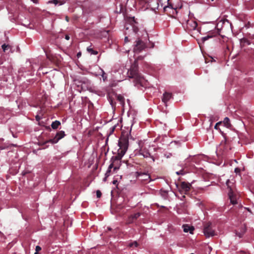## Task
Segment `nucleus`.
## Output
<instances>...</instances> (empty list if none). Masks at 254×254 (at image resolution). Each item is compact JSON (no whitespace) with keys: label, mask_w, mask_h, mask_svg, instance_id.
<instances>
[{"label":"nucleus","mask_w":254,"mask_h":254,"mask_svg":"<svg viewBox=\"0 0 254 254\" xmlns=\"http://www.w3.org/2000/svg\"><path fill=\"white\" fill-rule=\"evenodd\" d=\"M34 254H39L38 252H35Z\"/></svg>","instance_id":"nucleus-46"},{"label":"nucleus","mask_w":254,"mask_h":254,"mask_svg":"<svg viewBox=\"0 0 254 254\" xmlns=\"http://www.w3.org/2000/svg\"><path fill=\"white\" fill-rule=\"evenodd\" d=\"M221 124H222V122H221L216 123L215 126V127H214V128L216 129H219V126Z\"/></svg>","instance_id":"nucleus-29"},{"label":"nucleus","mask_w":254,"mask_h":254,"mask_svg":"<svg viewBox=\"0 0 254 254\" xmlns=\"http://www.w3.org/2000/svg\"><path fill=\"white\" fill-rule=\"evenodd\" d=\"M81 55V54L80 53H78L77 54V57H79V56H80Z\"/></svg>","instance_id":"nucleus-42"},{"label":"nucleus","mask_w":254,"mask_h":254,"mask_svg":"<svg viewBox=\"0 0 254 254\" xmlns=\"http://www.w3.org/2000/svg\"><path fill=\"white\" fill-rule=\"evenodd\" d=\"M60 125H61L60 122L59 121H55L52 123L51 127L53 129H56L58 128Z\"/></svg>","instance_id":"nucleus-18"},{"label":"nucleus","mask_w":254,"mask_h":254,"mask_svg":"<svg viewBox=\"0 0 254 254\" xmlns=\"http://www.w3.org/2000/svg\"><path fill=\"white\" fill-rule=\"evenodd\" d=\"M240 42L241 45L243 46H245L246 45H249L251 43L250 41L245 38L241 39Z\"/></svg>","instance_id":"nucleus-19"},{"label":"nucleus","mask_w":254,"mask_h":254,"mask_svg":"<svg viewBox=\"0 0 254 254\" xmlns=\"http://www.w3.org/2000/svg\"><path fill=\"white\" fill-rule=\"evenodd\" d=\"M172 97V93L165 92L162 98V101L166 104L167 102Z\"/></svg>","instance_id":"nucleus-15"},{"label":"nucleus","mask_w":254,"mask_h":254,"mask_svg":"<svg viewBox=\"0 0 254 254\" xmlns=\"http://www.w3.org/2000/svg\"><path fill=\"white\" fill-rule=\"evenodd\" d=\"M117 183H118L117 180H114L113 182V183L114 185H116L117 184Z\"/></svg>","instance_id":"nucleus-39"},{"label":"nucleus","mask_w":254,"mask_h":254,"mask_svg":"<svg viewBox=\"0 0 254 254\" xmlns=\"http://www.w3.org/2000/svg\"><path fill=\"white\" fill-rule=\"evenodd\" d=\"M139 154L142 155L144 157H150L153 159V160L154 161V159L153 156H151L150 153L147 150H146L145 148H143L142 147H141L139 149Z\"/></svg>","instance_id":"nucleus-13"},{"label":"nucleus","mask_w":254,"mask_h":254,"mask_svg":"<svg viewBox=\"0 0 254 254\" xmlns=\"http://www.w3.org/2000/svg\"><path fill=\"white\" fill-rule=\"evenodd\" d=\"M113 167V163H112V164H111L110 165V166H109V168H108V171H107V173H108V172H110V169H111V168H112Z\"/></svg>","instance_id":"nucleus-32"},{"label":"nucleus","mask_w":254,"mask_h":254,"mask_svg":"<svg viewBox=\"0 0 254 254\" xmlns=\"http://www.w3.org/2000/svg\"><path fill=\"white\" fill-rule=\"evenodd\" d=\"M213 37L212 35H208L207 36H205V37H203L202 38V41L204 42H205V41L207 40L208 39H209V38H211Z\"/></svg>","instance_id":"nucleus-25"},{"label":"nucleus","mask_w":254,"mask_h":254,"mask_svg":"<svg viewBox=\"0 0 254 254\" xmlns=\"http://www.w3.org/2000/svg\"><path fill=\"white\" fill-rule=\"evenodd\" d=\"M126 24L125 28L126 31H128L129 29L132 30L134 33L136 34L138 31L137 26L138 22L136 21L134 17H127L126 18Z\"/></svg>","instance_id":"nucleus-4"},{"label":"nucleus","mask_w":254,"mask_h":254,"mask_svg":"<svg viewBox=\"0 0 254 254\" xmlns=\"http://www.w3.org/2000/svg\"><path fill=\"white\" fill-rule=\"evenodd\" d=\"M186 29L189 31H192L197 30V31H199L198 28H197V23L192 19L188 20L186 22Z\"/></svg>","instance_id":"nucleus-10"},{"label":"nucleus","mask_w":254,"mask_h":254,"mask_svg":"<svg viewBox=\"0 0 254 254\" xmlns=\"http://www.w3.org/2000/svg\"><path fill=\"white\" fill-rule=\"evenodd\" d=\"M101 72H102V76L103 77V80L104 81H105V80L107 79V76L106 75V74L105 73V72L103 70L101 69Z\"/></svg>","instance_id":"nucleus-26"},{"label":"nucleus","mask_w":254,"mask_h":254,"mask_svg":"<svg viewBox=\"0 0 254 254\" xmlns=\"http://www.w3.org/2000/svg\"><path fill=\"white\" fill-rule=\"evenodd\" d=\"M34 3H38L39 0H31Z\"/></svg>","instance_id":"nucleus-37"},{"label":"nucleus","mask_w":254,"mask_h":254,"mask_svg":"<svg viewBox=\"0 0 254 254\" xmlns=\"http://www.w3.org/2000/svg\"><path fill=\"white\" fill-rule=\"evenodd\" d=\"M153 47H154V44H153V43H152V46H151V48H153Z\"/></svg>","instance_id":"nucleus-43"},{"label":"nucleus","mask_w":254,"mask_h":254,"mask_svg":"<svg viewBox=\"0 0 254 254\" xmlns=\"http://www.w3.org/2000/svg\"><path fill=\"white\" fill-rule=\"evenodd\" d=\"M87 51L92 55H96L98 53V51L94 50L91 46L87 47Z\"/></svg>","instance_id":"nucleus-21"},{"label":"nucleus","mask_w":254,"mask_h":254,"mask_svg":"<svg viewBox=\"0 0 254 254\" xmlns=\"http://www.w3.org/2000/svg\"><path fill=\"white\" fill-rule=\"evenodd\" d=\"M102 193L99 190L96 191V195L98 198H100L101 196Z\"/></svg>","instance_id":"nucleus-28"},{"label":"nucleus","mask_w":254,"mask_h":254,"mask_svg":"<svg viewBox=\"0 0 254 254\" xmlns=\"http://www.w3.org/2000/svg\"><path fill=\"white\" fill-rule=\"evenodd\" d=\"M128 246L130 248L133 247H137L138 246V244L136 241H134L133 242L129 243Z\"/></svg>","instance_id":"nucleus-23"},{"label":"nucleus","mask_w":254,"mask_h":254,"mask_svg":"<svg viewBox=\"0 0 254 254\" xmlns=\"http://www.w3.org/2000/svg\"><path fill=\"white\" fill-rule=\"evenodd\" d=\"M218 150L221 151L222 153L227 152L231 149L230 145L227 142L226 137L224 138V140H222L219 146L217 148Z\"/></svg>","instance_id":"nucleus-7"},{"label":"nucleus","mask_w":254,"mask_h":254,"mask_svg":"<svg viewBox=\"0 0 254 254\" xmlns=\"http://www.w3.org/2000/svg\"><path fill=\"white\" fill-rule=\"evenodd\" d=\"M211 1H213L214 0H211Z\"/></svg>","instance_id":"nucleus-47"},{"label":"nucleus","mask_w":254,"mask_h":254,"mask_svg":"<svg viewBox=\"0 0 254 254\" xmlns=\"http://www.w3.org/2000/svg\"><path fill=\"white\" fill-rule=\"evenodd\" d=\"M117 100L120 102V104L123 106L125 104V98L121 95H118L117 96Z\"/></svg>","instance_id":"nucleus-22"},{"label":"nucleus","mask_w":254,"mask_h":254,"mask_svg":"<svg viewBox=\"0 0 254 254\" xmlns=\"http://www.w3.org/2000/svg\"><path fill=\"white\" fill-rule=\"evenodd\" d=\"M143 59V57H141V56H139L137 57V58L135 60V61H137V63H138V60H142Z\"/></svg>","instance_id":"nucleus-34"},{"label":"nucleus","mask_w":254,"mask_h":254,"mask_svg":"<svg viewBox=\"0 0 254 254\" xmlns=\"http://www.w3.org/2000/svg\"><path fill=\"white\" fill-rule=\"evenodd\" d=\"M191 187V185L190 184L186 183L185 182H182L180 186H178V188L180 193L182 194L184 193L186 194H187L190 191Z\"/></svg>","instance_id":"nucleus-8"},{"label":"nucleus","mask_w":254,"mask_h":254,"mask_svg":"<svg viewBox=\"0 0 254 254\" xmlns=\"http://www.w3.org/2000/svg\"><path fill=\"white\" fill-rule=\"evenodd\" d=\"M246 231V227L245 225L242 226L240 228V231H236V234L239 237L241 238L243 237V235L245 234Z\"/></svg>","instance_id":"nucleus-16"},{"label":"nucleus","mask_w":254,"mask_h":254,"mask_svg":"<svg viewBox=\"0 0 254 254\" xmlns=\"http://www.w3.org/2000/svg\"><path fill=\"white\" fill-rule=\"evenodd\" d=\"M169 0H158V4H160L163 7L164 12L168 15L175 17L177 14V7H174L173 5L169 3Z\"/></svg>","instance_id":"nucleus-3"},{"label":"nucleus","mask_w":254,"mask_h":254,"mask_svg":"<svg viewBox=\"0 0 254 254\" xmlns=\"http://www.w3.org/2000/svg\"><path fill=\"white\" fill-rule=\"evenodd\" d=\"M230 181L229 180H228L226 182V185L228 186V188L229 189V191H228V196L230 200V202L233 204H235L237 203V199H236V196L234 194V192L233 191L230 185Z\"/></svg>","instance_id":"nucleus-9"},{"label":"nucleus","mask_w":254,"mask_h":254,"mask_svg":"<svg viewBox=\"0 0 254 254\" xmlns=\"http://www.w3.org/2000/svg\"><path fill=\"white\" fill-rule=\"evenodd\" d=\"M2 49L4 52H6L7 50L10 48V46L9 45H6L5 44H3L1 46Z\"/></svg>","instance_id":"nucleus-24"},{"label":"nucleus","mask_w":254,"mask_h":254,"mask_svg":"<svg viewBox=\"0 0 254 254\" xmlns=\"http://www.w3.org/2000/svg\"><path fill=\"white\" fill-rule=\"evenodd\" d=\"M65 134L64 131H60L57 133L56 135L53 139L47 140L44 142H40V144L41 145H43L47 143H51L53 144L56 143L59 141V140L63 138L65 136Z\"/></svg>","instance_id":"nucleus-5"},{"label":"nucleus","mask_w":254,"mask_h":254,"mask_svg":"<svg viewBox=\"0 0 254 254\" xmlns=\"http://www.w3.org/2000/svg\"><path fill=\"white\" fill-rule=\"evenodd\" d=\"M141 215V213L139 212H137L136 213H134L133 214L130 215L127 220V223L128 224H131L135 220H136L139 217H140Z\"/></svg>","instance_id":"nucleus-12"},{"label":"nucleus","mask_w":254,"mask_h":254,"mask_svg":"<svg viewBox=\"0 0 254 254\" xmlns=\"http://www.w3.org/2000/svg\"><path fill=\"white\" fill-rule=\"evenodd\" d=\"M176 174L178 175H184L185 174V172L184 171V170H181L180 171H178L176 172Z\"/></svg>","instance_id":"nucleus-30"},{"label":"nucleus","mask_w":254,"mask_h":254,"mask_svg":"<svg viewBox=\"0 0 254 254\" xmlns=\"http://www.w3.org/2000/svg\"><path fill=\"white\" fill-rule=\"evenodd\" d=\"M65 39L66 40H69V39H70V37H69V35H65Z\"/></svg>","instance_id":"nucleus-35"},{"label":"nucleus","mask_w":254,"mask_h":254,"mask_svg":"<svg viewBox=\"0 0 254 254\" xmlns=\"http://www.w3.org/2000/svg\"><path fill=\"white\" fill-rule=\"evenodd\" d=\"M128 30V33H127V31H126H126H125V34H126V35H127V34H128V35H129V31L132 30H131V29H129V30Z\"/></svg>","instance_id":"nucleus-38"},{"label":"nucleus","mask_w":254,"mask_h":254,"mask_svg":"<svg viewBox=\"0 0 254 254\" xmlns=\"http://www.w3.org/2000/svg\"><path fill=\"white\" fill-rule=\"evenodd\" d=\"M115 127H113L112 128V132H113L114 131Z\"/></svg>","instance_id":"nucleus-40"},{"label":"nucleus","mask_w":254,"mask_h":254,"mask_svg":"<svg viewBox=\"0 0 254 254\" xmlns=\"http://www.w3.org/2000/svg\"><path fill=\"white\" fill-rule=\"evenodd\" d=\"M118 145L119 148L117 151V155L115 157V159L120 160L126 153L128 146V133H122L119 139Z\"/></svg>","instance_id":"nucleus-1"},{"label":"nucleus","mask_w":254,"mask_h":254,"mask_svg":"<svg viewBox=\"0 0 254 254\" xmlns=\"http://www.w3.org/2000/svg\"><path fill=\"white\" fill-rule=\"evenodd\" d=\"M138 66L137 61H134L133 64L131 65L128 71V76L130 78H134L136 84L142 85L144 81L143 76L138 72Z\"/></svg>","instance_id":"nucleus-2"},{"label":"nucleus","mask_w":254,"mask_h":254,"mask_svg":"<svg viewBox=\"0 0 254 254\" xmlns=\"http://www.w3.org/2000/svg\"><path fill=\"white\" fill-rule=\"evenodd\" d=\"M229 122H230V120L227 117H226L225 119H224V123L226 125H228L229 124Z\"/></svg>","instance_id":"nucleus-27"},{"label":"nucleus","mask_w":254,"mask_h":254,"mask_svg":"<svg viewBox=\"0 0 254 254\" xmlns=\"http://www.w3.org/2000/svg\"><path fill=\"white\" fill-rule=\"evenodd\" d=\"M65 19L67 21H68V17L67 16H66Z\"/></svg>","instance_id":"nucleus-41"},{"label":"nucleus","mask_w":254,"mask_h":254,"mask_svg":"<svg viewBox=\"0 0 254 254\" xmlns=\"http://www.w3.org/2000/svg\"><path fill=\"white\" fill-rule=\"evenodd\" d=\"M108 229L109 230H111V228H109V227H108Z\"/></svg>","instance_id":"nucleus-45"},{"label":"nucleus","mask_w":254,"mask_h":254,"mask_svg":"<svg viewBox=\"0 0 254 254\" xmlns=\"http://www.w3.org/2000/svg\"><path fill=\"white\" fill-rule=\"evenodd\" d=\"M203 233L207 238L214 236L215 235V231L212 228L211 223L208 222L204 224Z\"/></svg>","instance_id":"nucleus-6"},{"label":"nucleus","mask_w":254,"mask_h":254,"mask_svg":"<svg viewBox=\"0 0 254 254\" xmlns=\"http://www.w3.org/2000/svg\"><path fill=\"white\" fill-rule=\"evenodd\" d=\"M183 227H184V231L185 232H190V233H192V232L194 229L193 227H190L188 225H183Z\"/></svg>","instance_id":"nucleus-17"},{"label":"nucleus","mask_w":254,"mask_h":254,"mask_svg":"<svg viewBox=\"0 0 254 254\" xmlns=\"http://www.w3.org/2000/svg\"><path fill=\"white\" fill-rule=\"evenodd\" d=\"M41 248L40 246H37L36 247V248H35L36 252H38H38L41 251Z\"/></svg>","instance_id":"nucleus-31"},{"label":"nucleus","mask_w":254,"mask_h":254,"mask_svg":"<svg viewBox=\"0 0 254 254\" xmlns=\"http://www.w3.org/2000/svg\"><path fill=\"white\" fill-rule=\"evenodd\" d=\"M252 54L254 55V50L253 51V53H252Z\"/></svg>","instance_id":"nucleus-44"},{"label":"nucleus","mask_w":254,"mask_h":254,"mask_svg":"<svg viewBox=\"0 0 254 254\" xmlns=\"http://www.w3.org/2000/svg\"><path fill=\"white\" fill-rule=\"evenodd\" d=\"M49 2L53 3L55 5L59 4L60 5H61L65 3V1L64 0H53L52 1H49Z\"/></svg>","instance_id":"nucleus-20"},{"label":"nucleus","mask_w":254,"mask_h":254,"mask_svg":"<svg viewBox=\"0 0 254 254\" xmlns=\"http://www.w3.org/2000/svg\"><path fill=\"white\" fill-rule=\"evenodd\" d=\"M146 47L145 44L140 39L136 41L133 48V51L135 53H139Z\"/></svg>","instance_id":"nucleus-11"},{"label":"nucleus","mask_w":254,"mask_h":254,"mask_svg":"<svg viewBox=\"0 0 254 254\" xmlns=\"http://www.w3.org/2000/svg\"><path fill=\"white\" fill-rule=\"evenodd\" d=\"M137 177L138 178L141 177L140 179L142 181H147L150 179V175L145 173L142 172H137Z\"/></svg>","instance_id":"nucleus-14"},{"label":"nucleus","mask_w":254,"mask_h":254,"mask_svg":"<svg viewBox=\"0 0 254 254\" xmlns=\"http://www.w3.org/2000/svg\"><path fill=\"white\" fill-rule=\"evenodd\" d=\"M125 41L126 42H128V41H129V40H128V37H127V36L125 37Z\"/></svg>","instance_id":"nucleus-36"},{"label":"nucleus","mask_w":254,"mask_h":254,"mask_svg":"<svg viewBox=\"0 0 254 254\" xmlns=\"http://www.w3.org/2000/svg\"><path fill=\"white\" fill-rule=\"evenodd\" d=\"M235 172L236 173H239L240 172V169H239V168H235Z\"/></svg>","instance_id":"nucleus-33"}]
</instances>
